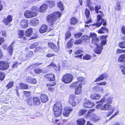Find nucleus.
I'll return each instance as SVG.
<instances>
[{
    "instance_id": "5701e85b",
    "label": "nucleus",
    "mask_w": 125,
    "mask_h": 125,
    "mask_svg": "<svg viewBox=\"0 0 125 125\" xmlns=\"http://www.w3.org/2000/svg\"><path fill=\"white\" fill-rule=\"evenodd\" d=\"M40 97L41 101L43 103H45L48 100L47 96L44 94H41Z\"/></svg>"
},
{
    "instance_id": "79ce46f5",
    "label": "nucleus",
    "mask_w": 125,
    "mask_h": 125,
    "mask_svg": "<svg viewBox=\"0 0 125 125\" xmlns=\"http://www.w3.org/2000/svg\"><path fill=\"white\" fill-rule=\"evenodd\" d=\"M119 45L120 48H125V41L119 43Z\"/></svg>"
},
{
    "instance_id": "de8ad7c7",
    "label": "nucleus",
    "mask_w": 125,
    "mask_h": 125,
    "mask_svg": "<svg viewBox=\"0 0 125 125\" xmlns=\"http://www.w3.org/2000/svg\"><path fill=\"white\" fill-rule=\"evenodd\" d=\"M91 56L89 54H86L83 57V59L86 60H89L91 59Z\"/></svg>"
},
{
    "instance_id": "3c124183",
    "label": "nucleus",
    "mask_w": 125,
    "mask_h": 125,
    "mask_svg": "<svg viewBox=\"0 0 125 125\" xmlns=\"http://www.w3.org/2000/svg\"><path fill=\"white\" fill-rule=\"evenodd\" d=\"M4 73L0 72V79L1 81H2L4 79Z\"/></svg>"
},
{
    "instance_id": "49530a36",
    "label": "nucleus",
    "mask_w": 125,
    "mask_h": 125,
    "mask_svg": "<svg viewBox=\"0 0 125 125\" xmlns=\"http://www.w3.org/2000/svg\"><path fill=\"white\" fill-rule=\"evenodd\" d=\"M33 54V52L31 51L27 53L26 57L28 58H29L31 57L32 56Z\"/></svg>"
},
{
    "instance_id": "338daca9",
    "label": "nucleus",
    "mask_w": 125,
    "mask_h": 125,
    "mask_svg": "<svg viewBox=\"0 0 125 125\" xmlns=\"http://www.w3.org/2000/svg\"><path fill=\"white\" fill-rule=\"evenodd\" d=\"M56 84V83L55 82H53L52 84L51 83H49V84H46V85L47 86H53L55 85Z\"/></svg>"
},
{
    "instance_id": "dca6fc26",
    "label": "nucleus",
    "mask_w": 125,
    "mask_h": 125,
    "mask_svg": "<svg viewBox=\"0 0 125 125\" xmlns=\"http://www.w3.org/2000/svg\"><path fill=\"white\" fill-rule=\"evenodd\" d=\"M85 14L86 16V18L87 19V21L86 22V23H89L92 21L90 19V18L89 17L90 14V11L87 8H86L85 10Z\"/></svg>"
},
{
    "instance_id": "bf43d9fd",
    "label": "nucleus",
    "mask_w": 125,
    "mask_h": 125,
    "mask_svg": "<svg viewBox=\"0 0 125 125\" xmlns=\"http://www.w3.org/2000/svg\"><path fill=\"white\" fill-rule=\"evenodd\" d=\"M34 72L36 73H40L42 72V70L39 68H37L35 70Z\"/></svg>"
},
{
    "instance_id": "bb28decb",
    "label": "nucleus",
    "mask_w": 125,
    "mask_h": 125,
    "mask_svg": "<svg viewBox=\"0 0 125 125\" xmlns=\"http://www.w3.org/2000/svg\"><path fill=\"white\" fill-rule=\"evenodd\" d=\"M85 121L83 118H80L77 120L78 125H83L85 123Z\"/></svg>"
},
{
    "instance_id": "680f3d73",
    "label": "nucleus",
    "mask_w": 125,
    "mask_h": 125,
    "mask_svg": "<svg viewBox=\"0 0 125 125\" xmlns=\"http://www.w3.org/2000/svg\"><path fill=\"white\" fill-rule=\"evenodd\" d=\"M20 63L18 64V63L17 62H15L14 63L12 66V68H15L17 67L18 65H19Z\"/></svg>"
},
{
    "instance_id": "09e8293b",
    "label": "nucleus",
    "mask_w": 125,
    "mask_h": 125,
    "mask_svg": "<svg viewBox=\"0 0 125 125\" xmlns=\"http://www.w3.org/2000/svg\"><path fill=\"white\" fill-rule=\"evenodd\" d=\"M82 35V33L81 32L76 33L74 34V37L75 38H77L81 37Z\"/></svg>"
},
{
    "instance_id": "864d4df0",
    "label": "nucleus",
    "mask_w": 125,
    "mask_h": 125,
    "mask_svg": "<svg viewBox=\"0 0 125 125\" xmlns=\"http://www.w3.org/2000/svg\"><path fill=\"white\" fill-rule=\"evenodd\" d=\"M65 40H66L70 37L71 36V33L70 31H68L65 34Z\"/></svg>"
},
{
    "instance_id": "37998d69",
    "label": "nucleus",
    "mask_w": 125,
    "mask_h": 125,
    "mask_svg": "<svg viewBox=\"0 0 125 125\" xmlns=\"http://www.w3.org/2000/svg\"><path fill=\"white\" fill-rule=\"evenodd\" d=\"M119 110L117 109L115 112L114 114L112 115L110 117V120L112 119L114 117L118 114L119 113Z\"/></svg>"
},
{
    "instance_id": "c756f323",
    "label": "nucleus",
    "mask_w": 125,
    "mask_h": 125,
    "mask_svg": "<svg viewBox=\"0 0 125 125\" xmlns=\"http://www.w3.org/2000/svg\"><path fill=\"white\" fill-rule=\"evenodd\" d=\"M14 44V42H13L8 48V50L10 55H11L12 54V52L13 51V46Z\"/></svg>"
},
{
    "instance_id": "f257e3e1",
    "label": "nucleus",
    "mask_w": 125,
    "mask_h": 125,
    "mask_svg": "<svg viewBox=\"0 0 125 125\" xmlns=\"http://www.w3.org/2000/svg\"><path fill=\"white\" fill-rule=\"evenodd\" d=\"M62 13L58 11L55 12L53 13L48 15L46 17V19L51 27H52L55 25V21L60 18Z\"/></svg>"
},
{
    "instance_id": "39448f33",
    "label": "nucleus",
    "mask_w": 125,
    "mask_h": 125,
    "mask_svg": "<svg viewBox=\"0 0 125 125\" xmlns=\"http://www.w3.org/2000/svg\"><path fill=\"white\" fill-rule=\"evenodd\" d=\"M53 110L56 116L58 117L61 115L62 107L61 103L57 102L54 104L53 107Z\"/></svg>"
},
{
    "instance_id": "774afa93",
    "label": "nucleus",
    "mask_w": 125,
    "mask_h": 125,
    "mask_svg": "<svg viewBox=\"0 0 125 125\" xmlns=\"http://www.w3.org/2000/svg\"><path fill=\"white\" fill-rule=\"evenodd\" d=\"M121 30L122 33L123 34H125V27L123 26Z\"/></svg>"
},
{
    "instance_id": "9b49d317",
    "label": "nucleus",
    "mask_w": 125,
    "mask_h": 125,
    "mask_svg": "<svg viewBox=\"0 0 125 125\" xmlns=\"http://www.w3.org/2000/svg\"><path fill=\"white\" fill-rule=\"evenodd\" d=\"M72 110L73 109L71 107L67 106L65 107L63 112V115L66 117L68 116L71 112Z\"/></svg>"
},
{
    "instance_id": "c85d7f7f",
    "label": "nucleus",
    "mask_w": 125,
    "mask_h": 125,
    "mask_svg": "<svg viewBox=\"0 0 125 125\" xmlns=\"http://www.w3.org/2000/svg\"><path fill=\"white\" fill-rule=\"evenodd\" d=\"M32 29L30 28L27 30L25 32V35L27 37H30L32 33Z\"/></svg>"
},
{
    "instance_id": "052dcab7",
    "label": "nucleus",
    "mask_w": 125,
    "mask_h": 125,
    "mask_svg": "<svg viewBox=\"0 0 125 125\" xmlns=\"http://www.w3.org/2000/svg\"><path fill=\"white\" fill-rule=\"evenodd\" d=\"M31 92H30L24 91L23 94L25 95L26 96L28 97L31 94Z\"/></svg>"
},
{
    "instance_id": "6ab92c4d",
    "label": "nucleus",
    "mask_w": 125,
    "mask_h": 125,
    "mask_svg": "<svg viewBox=\"0 0 125 125\" xmlns=\"http://www.w3.org/2000/svg\"><path fill=\"white\" fill-rule=\"evenodd\" d=\"M28 22V20H23L21 21V26L23 28H26L27 27Z\"/></svg>"
},
{
    "instance_id": "20e7f679",
    "label": "nucleus",
    "mask_w": 125,
    "mask_h": 125,
    "mask_svg": "<svg viewBox=\"0 0 125 125\" xmlns=\"http://www.w3.org/2000/svg\"><path fill=\"white\" fill-rule=\"evenodd\" d=\"M100 39L101 40V42L100 45H98L97 46L95 49H94V51L95 53L100 54L101 52V51L103 49L102 46L106 44V37L105 36H102L101 37Z\"/></svg>"
},
{
    "instance_id": "4be33fe9",
    "label": "nucleus",
    "mask_w": 125,
    "mask_h": 125,
    "mask_svg": "<svg viewBox=\"0 0 125 125\" xmlns=\"http://www.w3.org/2000/svg\"><path fill=\"white\" fill-rule=\"evenodd\" d=\"M39 97H34L33 98V101L34 105H39L41 103Z\"/></svg>"
},
{
    "instance_id": "ddd939ff",
    "label": "nucleus",
    "mask_w": 125,
    "mask_h": 125,
    "mask_svg": "<svg viewBox=\"0 0 125 125\" xmlns=\"http://www.w3.org/2000/svg\"><path fill=\"white\" fill-rule=\"evenodd\" d=\"M92 43V46L95 48L100 44V40L98 38L93 39Z\"/></svg>"
},
{
    "instance_id": "412c9836",
    "label": "nucleus",
    "mask_w": 125,
    "mask_h": 125,
    "mask_svg": "<svg viewBox=\"0 0 125 125\" xmlns=\"http://www.w3.org/2000/svg\"><path fill=\"white\" fill-rule=\"evenodd\" d=\"M47 26L43 24L40 28L39 31L40 33H44L47 31Z\"/></svg>"
},
{
    "instance_id": "8fccbe9b",
    "label": "nucleus",
    "mask_w": 125,
    "mask_h": 125,
    "mask_svg": "<svg viewBox=\"0 0 125 125\" xmlns=\"http://www.w3.org/2000/svg\"><path fill=\"white\" fill-rule=\"evenodd\" d=\"M47 67V68H52L53 67V68L54 69H55L56 67V66L55 64L52 63L49 65H48Z\"/></svg>"
},
{
    "instance_id": "aec40b11",
    "label": "nucleus",
    "mask_w": 125,
    "mask_h": 125,
    "mask_svg": "<svg viewBox=\"0 0 125 125\" xmlns=\"http://www.w3.org/2000/svg\"><path fill=\"white\" fill-rule=\"evenodd\" d=\"M48 45L52 49L56 52H57L58 51L57 47L53 43L49 42L48 43Z\"/></svg>"
},
{
    "instance_id": "58836bf2",
    "label": "nucleus",
    "mask_w": 125,
    "mask_h": 125,
    "mask_svg": "<svg viewBox=\"0 0 125 125\" xmlns=\"http://www.w3.org/2000/svg\"><path fill=\"white\" fill-rule=\"evenodd\" d=\"M52 51L51 50H48V54L46 55V56L47 57H50L55 55V54L52 53Z\"/></svg>"
},
{
    "instance_id": "0eeeda50",
    "label": "nucleus",
    "mask_w": 125,
    "mask_h": 125,
    "mask_svg": "<svg viewBox=\"0 0 125 125\" xmlns=\"http://www.w3.org/2000/svg\"><path fill=\"white\" fill-rule=\"evenodd\" d=\"M73 76L70 73H67L64 75L62 78V81L65 83L71 82L73 79Z\"/></svg>"
},
{
    "instance_id": "0e129e2a",
    "label": "nucleus",
    "mask_w": 125,
    "mask_h": 125,
    "mask_svg": "<svg viewBox=\"0 0 125 125\" xmlns=\"http://www.w3.org/2000/svg\"><path fill=\"white\" fill-rule=\"evenodd\" d=\"M123 52H125V50L118 49L117 50V53Z\"/></svg>"
},
{
    "instance_id": "a878e982",
    "label": "nucleus",
    "mask_w": 125,
    "mask_h": 125,
    "mask_svg": "<svg viewBox=\"0 0 125 125\" xmlns=\"http://www.w3.org/2000/svg\"><path fill=\"white\" fill-rule=\"evenodd\" d=\"M16 87H18V88L19 89H28V86L27 84H25L23 83H21L20 84L19 86H17Z\"/></svg>"
},
{
    "instance_id": "423d86ee",
    "label": "nucleus",
    "mask_w": 125,
    "mask_h": 125,
    "mask_svg": "<svg viewBox=\"0 0 125 125\" xmlns=\"http://www.w3.org/2000/svg\"><path fill=\"white\" fill-rule=\"evenodd\" d=\"M30 10L26 11L24 13L25 16L28 18H31L36 16L38 15V11L36 8H32Z\"/></svg>"
},
{
    "instance_id": "c9c22d12",
    "label": "nucleus",
    "mask_w": 125,
    "mask_h": 125,
    "mask_svg": "<svg viewBox=\"0 0 125 125\" xmlns=\"http://www.w3.org/2000/svg\"><path fill=\"white\" fill-rule=\"evenodd\" d=\"M90 37L88 36L84 35L82 36L81 38V40L82 41V42H86V40L89 39Z\"/></svg>"
},
{
    "instance_id": "f03ea898",
    "label": "nucleus",
    "mask_w": 125,
    "mask_h": 125,
    "mask_svg": "<svg viewBox=\"0 0 125 125\" xmlns=\"http://www.w3.org/2000/svg\"><path fill=\"white\" fill-rule=\"evenodd\" d=\"M97 103H105L104 105L103 104H100L96 106V108L103 111L108 110L109 108V98L104 97L99 101L96 102Z\"/></svg>"
},
{
    "instance_id": "13d9d810",
    "label": "nucleus",
    "mask_w": 125,
    "mask_h": 125,
    "mask_svg": "<svg viewBox=\"0 0 125 125\" xmlns=\"http://www.w3.org/2000/svg\"><path fill=\"white\" fill-rule=\"evenodd\" d=\"M57 7L59 8H63V4L61 2H59L57 3Z\"/></svg>"
},
{
    "instance_id": "603ef678",
    "label": "nucleus",
    "mask_w": 125,
    "mask_h": 125,
    "mask_svg": "<svg viewBox=\"0 0 125 125\" xmlns=\"http://www.w3.org/2000/svg\"><path fill=\"white\" fill-rule=\"evenodd\" d=\"M24 31H23L20 30L19 31V35L20 38H21L23 35Z\"/></svg>"
},
{
    "instance_id": "5fc2aeb1",
    "label": "nucleus",
    "mask_w": 125,
    "mask_h": 125,
    "mask_svg": "<svg viewBox=\"0 0 125 125\" xmlns=\"http://www.w3.org/2000/svg\"><path fill=\"white\" fill-rule=\"evenodd\" d=\"M77 80L80 82H83L84 79L82 77H79L77 78Z\"/></svg>"
},
{
    "instance_id": "c03bdc74",
    "label": "nucleus",
    "mask_w": 125,
    "mask_h": 125,
    "mask_svg": "<svg viewBox=\"0 0 125 125\" xmlns=\"http://www.w3.org/2000/svg\"><path fill=\"white\" fill-rule=\"evenodd\" d=\"M90 38H92L93 39L96 38H98L97 37L96 34L94 33H90Z\"/></svg>"
},
{
    "instance_id": "f704fd0d",
    "label": "nucleus",
    "mask_w": 125,
    "mask_h": 125,
    "mask_svg": "<svg viewBox=\"0 0 125 125\" xmlns=\"http://www.w3.org/2000/svg\"><path fill=\"white\" fill-rule=\"evenodd\" d=\"M119 62H124L125 61V54L121 55L118 59Z\"/></svg>"
},
{
    "instance_id": "e2e57ef3",
    "label": "nucleus",
    "mask_w": 125,
    "mask_h": 125,
    "mask_svg": "<svg viewBox=\"0 0 125 125\" xmlns=\"http://www.w3.org/2000/svg\"><path fill=\"white\" fill-rule=\"evenodd\" d=\"M47 10V8H39V10L40 12L43 13L45 12Z\"/></svg>"
},
{
    "instance_id": "7c9ffc66",
    "label": "nucleus",
    "mask_w": 125,
    "mask_h": 125,
    "mask_svg": "<svg viewBox=\"0 0 125 125\" xmlns=\"http://www.w3.org/2000/svg\"><path fill=\"white\" fill-rule=\"evenodd\" d=\"M107 77V76L106 74H102L97 78L94 82H96L100 81L103 80L104 78H106Z\"/></svg>"
},
{
    "instance_id": "a18cd8bd",
    "label": "nucleus",
    "mask_w": 125,
    "mask_h": 125,
    "mask_svg": "<svg viewBox=\"0 0 125 125\" xmlns=\"http://www.w3.org/2000/svg\"><path fill=\"white\" fill-rule=\"evenodd\" d=\"M32 78L30 76H28L26 78V81L27 83H31Z\"/></svg>"
},
{
    "instance_id": "7ed1b4c3",
    "label": "nucleus",
    "mask_w": 125,
    "mask_h": 125,
    "mask_svg": "<svg viewBox=\"0 0 125 125\" xmlns=\"http://www.w3.org/2000/svg\"><path fill=\"white\" fill-rule=\"evenodd\" d=\"M95 110V109H93L89 110L85 115V117L89 118L91 121L94 122H96L98 121L100 119L98 117L93 114Z\"/></svg>"
},
{
    "instance_id": "72a5a7b5",
    "label": "nucleus",
    "mask_w": 125,
    "mask_h": 125,
    "mask_svg": "<svg viewBox=\"0 0 125 125\" xmlns=\"http://www.w3.org/2000/svg\"><path fill=\"white\" fill-rule=\"evenodd\" d=\"M71 41L75 44H80L82 43V41H81V39L79 40H77L75 41H74L73 39H71Z\"/></svg>"
},
{
    "instance_id": "4d7b16f0",
    "label": "nucleus",
    "mask_w": 125,
    "mask_h": 125,
    "mask_svg": "<svg viewBox=\"0 0 125 125\" xmlns=\"http://www.w3.org/2000/svg\"><path fill=\"white\" fill-rule=\"evenodd\" d=\"M73 43L71 41V40L70 41L68 42L67 43V46L68 47H72L73 46Z\"/></svg>"
},
{
    "instance_id": "f3484780",
    "label": "nucleus",
    "mask_w": 125,
    "mask_h": 125,
    "mask_svg": "<svg viewBox=\"0 0 125 125\" xmlns=\"http://www.w3.org/2000/svg\"><path fill=\"white\" fill-rule=\"evenodd\" d=\"M12 17L10 15H9L7 18H5L3 21L6 25H7L12 21Z\"/></svg>"
},
{
    "instance_id": "e433bc0d",
    "label": "nucleus",
    "mask_w": 125,
    "mask_h": 125,
    "mask_svg": "<svg viewBox=\"0 0 125 125\" xmlns=\"http://www.w3.org/2000/svg\"><path fill=\"white\" fill-rule=\"evenodd\" d=\"M93 90L94 92H97L98 91H101L103 92V89L102 87H99L98 86L94 87L93 88Z\"/></svg>"
},
{
    "instance_id": "f8f14e48",
    "label": "nucleus",
    "mask_w": 125,
    "mask_h": 125,
    "mask_svg": "<svg viewBox=\"0 0 125 125\" xmlns=\"http://www.w3.org/2000/svg\"><path fill=\"white\" fill-rule=\"evenodd\" d=\"M75 98L74 95L72 94L70 95L69 99V102L73 107H75L76 105L74 99Z\"/></svg>"
},
{
    "instance_id": "ea45409f",
    "label": "nucleus",
    "mask_w": 125,
    "mask_h": 125,
    "mask_svg": "<svg viewBox=\"0 0 125 125\" xmlns=\"http://www.w3.org/2000/svg\"><path fill=\"white\" fill-rule=\"evenodd\" d=\"M13 84L14 82L13 81H9L8 84L6 85V87L8 89H10L13 86Z\"/></svg>"
},
{
    "instance_id": "a211bd4d",
    "label": "nucleus",
    "mask_w": 125,
    "mask_h": 125,
    "mask_svg": "<svg viewBox=\"0 0 125 125\" xmlns=\"http://www.w3.org/2000/svg\"><path fill=\"white\" fill-rule=\"evenodd\" d=\"M82 83H80L78 81H76L72 83L70 86L71 88H77L82 86Z\"/></svg>"
},
{
    "instance_id": "6e6d98bb",
    "label": "nucleus",
    "mask_w": 125,
    "mask_h": 125,
    "mask_svg": "<svg viewBox=\"0 0 125 125\" xmlns=\"http://www.w3.org/2000/svg\"><path fill=\"white\" fill-rule=\"evenodd\" d=\"M110 107L111 108L110 109V115L113 112L115 109V107L113 106L112 107L111 105H110Z\"/></svg>"
},
{
    "instance_id": "cd10ccee",
    "label": "nucleus",
    "mask_w": 125,
    "mask_h": 125,
    "mask_svg": "<svg viewBox=\"0 0 125 125\" xmlns=\"http://www.w3.org/2000/svg\"><path fill=\"white\" fill-rule=\"evenodd\" d=\"M70 21L71 25H73L77 23L78 21L76 18L74 17H73L71 19Z\"/></svg>"
},
{
    "instance_id": "6e6552de",
    "label": "nucleus",
    "mask_w": 125,
    "mask_h": 125,
    "mask_svg": "<svg viewBox=\"0 0 125 125\" xmlns=\"http://www.w3.org/2000/svg\"><path fill=\"white\" fill-rule=\"evenodd\" d=\"M103 14H99L97 16V20L95 25L98 27L101 25L102 23L104 26L106 25V21L103 19Z\"/></svg>"
},
{
    "instance_id": "a19ab883",
    "label": "nucleus",
    "mask_w": 125,
    "mask_h": 125,
    "mask_svg": "<svg viewBox=\"0 0 125 125\" xmlns=\"http://www.w3.org/2000/svg\"><path fill=\"white\" fill-rule=\"evenodd\" d=\"M74 53L75 54H80L83 52V51L81 50H78V48H75L74 49Z\"/></svg>"
},
{
    "instance_id": "4468645a",
    "label": "nucleus",
    "mask_w": 125,
    "mask_h": 125,
    "mask_svg": "<svg viewBox=\"0 0 125 125\" xmlns=\"http://www.w3.org/2000/svg\"><path fill=\"white\" fill-rule=\"evenodd\" d=\"M44 77L47 78L50 81L55 82V77L53 74L48 73L45 75Z\"/></svg>"
},
{
    "instance_id": "69168bd1",
    "label": "nucleus",
    "mask_w": 125,
    "mask_h": 125,
    "mask_svg": "<svg viewBox=\"0 0 125 125\" xmlns=\"http://www.w3.org/2000/svg\"><path fill=\"white\" fill-rule=\"evenodd\" d=\"M100 8H95L94 10L97 13H100L101 14H102V13L101 11L100 10Z\"/></svg>"
},
{
    "instance_id": "4c0bfd02",
    "label": "nucleus",
    "mask_w": 125,
    "mask_h": 125,
    "mask_svg": "<svg viewBox=\"0 0 125 125\" xmlns=\"http://www.w3.org/2000/svg\"><path fill=\"white\" fill-rule=\"evenodd\" d=\"M87 111V110L85 109H82L79 111L78 114L79 115H84Z\"/></svg>"
},
{
    "instance_id": "1a4fd4ad",
    "label": "nucleus",
    "mask_w": 125,
    "mask_h": 125,
    "mask_svg": "<svg viewBox=\"0 0 125 125\" xmlns=\"http://www.w3.org/2000/svg\"><path fill=\"white\" fill-rule=\"evenodd\" d=\"M9 65L8 63L6 61H0V69L2 70H5L8 69Z\"/></svg>"
},
{
    "instance_id": "2eb2a0df",
    "label": "nucleus",
    "mask_w": 125,
    "mask_h": 125,
    "mask_svg": "<svg viewBox=\"0 0 125 125\" xmlns=\"http://www.w3.org/2000/svg\"><path fill=\"white\" fill-rule=\"evenodd\" d=\"M87 4L88 7L90 8H94L95 6V8H100L101 6L100 5H99L96 6L95 4H92L90 1V0H87Z\"/></svg>"
},
{
    "instance_id": "473e14b6",
    "label": "nucleus",
    "mask_w": 125,
    "mask_h": 125,
    "mask_svg": "<svg viewBox=\"0 0 125 125\" xmlns=\"http://www.w3.org/2000/svg\"><path fill=\"white\" fill-rule=\"evenodd\" d=\"M39 21L36 18H34L32 19L31 23L34 26L38 25L39 23Z\"/></svg>"
},
{
    "instance_id": "2f4dec72",
    "label": "nucleus",
    "mask_w": 125,
    "mask_h": 125,
    "mask_svg": "<svg viewBox=\"0 0 125 125\" xmlns=\"http://www.w3.org/2000/svg\"><path fill=\"white\" fill-rule=\"evenodd\" d=\"M82 86L75 88V93L76 94H79L81 93L82 91Z\"/></svg>"
},
{
    "instance_id": "9d476101",
    "label": "nucleus",
    "mask_w": 125,
    "mask_h": 125,
    "mask_svg": "<svg viewBox=\"0 0 125 125\" xmlns=\"http://www.w3.org/2000/svg\"><path fill=\"white\" fill-rule=\"evenodd\" d=\"M94 105V104L93 102L89 101L86 98L84 99L83 104V106L84 107L86 108H91Z\"/></svg>"
},
{
    "instance_id": "393cba45",
    "label": "nucleus",
    "mask_w": 125,
    "mask_h": 125,
    "mask_svg": "<svg viewBox=\"0 0 125 125\" xmlns=\"http://www.w3.org/2000/svg\"><path fill=\"white\" fill-rule=\"evenodd\" d=\"M101 95L100 94H97L94 93L92 94L90 96V98L92 99L98 100L101 97Z\"/></svg>"
},
{
    "instance_id": "b1692460",
    "label": "nucleus",
    "mask_w": 125,
    "mask_h": 125,
    "mask_svg": "<svg viewBox=\"0 0 125 125\" xmlns=\"http://www.w3.org/2000/svg\"><path fill=\"white\" fill-rule=\"evenodd\" d=\"M108 32V30L105 27H102V28L98 30V32L99 33H103Z\"/></svg>"
}]
</instances>
